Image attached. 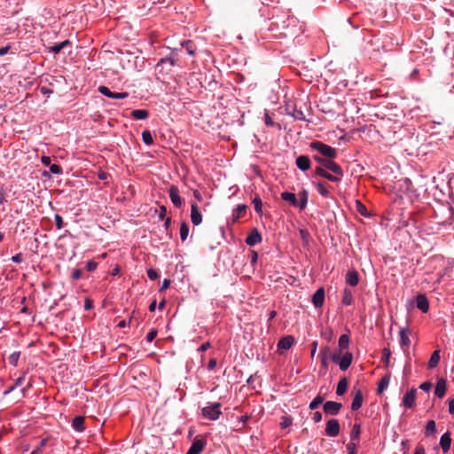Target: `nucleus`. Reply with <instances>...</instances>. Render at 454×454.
Returning a JSON list of instances; mask_svg holds the SVG:
<instances>
[{
	"mask_svg": "<svg viewBox=\"0 0 454 454\" xmlns=\"http://www.w3.org/2000/svg\"><path fill=\"white\" fill-rule=\"evenodd\" d=\"M313 159L318 162L325 169L331 170L333 174L343 176L344 173L340 165L333 161L332 159H325L320 156H314Z\"/></svg>",
	"mask_w": 454,
	"mask_h": 454,
	"instance_id": "obj_1",
	"label": "nucleus"
},
{
	"mask_svg": "<svg viewBox=\"0 0 454 454\" xmlns=\"http://www.w3.org/2000/svg\"><path fill=\"white\" fill-rule=\"evenodd\" d=\"M312 149L319 152L323 156H325L329 159H333L337 155L336 149L331 147L328 145H325L319 141H314L310 144Z\"/></svg>",
	"mask_w": 454,
	"mask_h": 454,
	"instance_id": "obj_2",
	"label": "nucleus"
},
{
	"mask_svg": "<svg viewBox=\"0 0 454 454\" xmlns=\"http://www.w3.org/2000/svg\"><path fill=\"white\" fill-rule=\"evenodd\" d=\"M332 361L338 364L341 371H346L351 364L353 355L350 352H346L341 357L340 353H334L331 356Z\"/></svg>",
	"mask_w": 454,
	"mask_h": 454,
	"instance_id": "obj_3",
	"label": "nucleus"
},
{
	"mask_svg": "<svg viewBox=\"0 0 454 454\" xmlns=\"http://www.w3.org/2000/svg\"><path fill=\"white\" fill-rule=\"evenodd\" d=\"M220 408L221 403H215L213 404L204 407L201 412L205 418L211 420H215L219 418L220 414L222 413Z\"/></svg>",
	"mask_w": 454,
	"mask_h": 454,
	"instance_id": "obj_4",
	"label": "nucleus"
},
{
	"mask_svg": "<svg viewBox=\"0 0 454 454\" xmlns=\"http://www.w3.org/2000/svg\"><path fill=\"white\" fill-rule=\"evenodd\" d=\"M340 426L337 419H331L326 422L325 434L329 437H335L340 434Z\"/></svg>",
	"mask_w": 454,
	"mask_h": 454,
	"instance_id": "obj_5",
	"label": "nucleus"
},
{
	"mask_svg": "<svg viewBox=\"0 0 454 454\" xmlns=\"http://www.w3.org/2000/svg\"><path fill=\"white\" fill-rule=\"evenodd\" d=\"M342 404L340 403L327 401L324 403L323 410L326 415L336 416L340 413Z\"/></svg>",
	"mask_w": 454,
	"mask_h": 454,
	"instance_id": "obj_6",
	"label": "nucleus"
},
{
	"mask_svg": "<svg viewBox=\"0 0 454 454\" xmlns=\"http://www.w3.org/2000/svg\"><path fill=\"white\" fill-rule=\"evenodd\" d=\"M98 91L101 94H103L110 98H114V99H123L129 96L128 92H113L106 86H99Z\"/></svg>",
	"mask_w": 454,
	"mask_h": 454,
	"instance_id": "obj_7",
	"label": "nucleus"
},
{
	"mask_svg": "<svg viewBox=\"0 0 454 454\" xmlns=\"http://www.w3.org/2000/svg\"><path fill=\"white\" fill-rule=\"evenodd\" d=\"M206 446V441L195 438L186 454H200Z\"/></svg>",
	"mask_w": 454,
	"mask_h": 454,
	"instance_id": "obj_8",
	"label": "nucleus"
},
{
	"mask_svg": "<svg viewBox=\"0 0 454 454\" xmlns=\"http://www.w3.org/2000/svg\"><path fill=\"white\" fill-rule=\"evenodd\" d=\"M416 389L415 388H411L410 389L409 391L406 392V394L404 395L403 398V404L406 407V408H412L415 404V401H416Z\"/></svg>",
	"mask_w": 454,
	"mask_h": 454,
	"instance_id": "obj_9",
	"label": "nucleus"
},
{
	"mask_svg": "<svg viewBox=\"0 0 454 454\" xmlns=\"http://www.w3.org/2000/svg\"><path fill=\"white\" fill-rule=\"evenodd\" d=\"M168 193L172 203L176 207H180L183 204V200L179 195V190L176 186L171 185L168 189Z\"/></svg>",
	"mask_w": 454,
	"mask_h": 454,
	"instance_id": "obj_10",
	"label": "nucleus"
},
{
	"mask_svg": "<svg viewBox=\"0 0 454 454\" xmlns=\"http://www.w3.org/2000/svg\"><path fill=\"white\" fill-rule=\"evenodd\" d=\"M191 220L194 225H199L202 222V215L196 203H192L191 206Z\"/></svg>",
	"mask_w": 454,
	"mask_h": 454,
	"instance_id": "obj_11",
	"label": "nucleus"
},
{
	"mask_svg": "<svg viewBox=\"0 0 454 454\" xmlns=\"http://www.w3.org/2000/svg\"><path fill=\"white\" fill-rule=\"evenodd\" d=\"M416 306L419 309H420L423 313L428 311L429 302L427 296L424 294H419L416 297Z\"/></svg>",
	"mask_w": 454,
	"mask_h": 454,
	"instance_id": "obj_12",
	"label": "nucleus"
},
{
	"mask_svg": "<svg viewBox=\"0 0 454 454\" xmlns=\"http://www.w3.org/2000/svg\"><path fill=\"white\" fill-rule=\"evenodd\" d=\"M325 301L324 288H318L312 296V302L316 308H321Z\"/></svg>",
	"mask_w": 454,
	"mask_h": 454,
	"instance_id": "obj_13",
	"label": "nucleus"
},
{
	"mask_svg": "<svg viewBox=\"0 0 454 454\" xmlns=\"http://www.w3.org/2000/svg\"><path fill=\"white\" fill-rule=\"evenodd\" d=\"M446 390H447L446 380H444L443 378L439 379L435 385L434 395L439 398H442L446 393Z\"/></svg>",
	"mask_w": 454,
	"mask_h": 454,
	"instance_id": "obj_14",
	"label": "nucleus"
},
{
	"mask_svg": "<svg viewBox=\"0 0 454 454\" xmlns=\"http://www.w3.org/2000/svg\"><path fill=\"white\" fill-rule=\"evenodd\" d=\"M262 241V236L257 231V229H254L247 237L246 243L248 246H254Z\"/></svg>",
	"mask_w": 454,
	"mask_h": 454,
	"instance_id": "obj_15",
	"label": "nucleus"
},
{
	"mask_svg": "<svg viewBox=\"0 0 454 454\" xmlns=\"http://www.w3.org/2000/svg\"><path fill=\"white\" fill-rule=\"evenodd\" d=\"M294 343V338L291 335L282 337L278 343V349H289Z\"/></svg>",
	"mask_w": 454,
	"mask_h": 454,
	"instance_id": "obj_16",
	"label": "nucleus"
},
{
	"mask_svg": "<svg viewBox=\"0 0 454 454\" xmlns=\"http://www.w3.org/2000/svg\"><path fill=\"white\" fill-rule=\"evenodd\" d=\"M450 445H451L450 433L446 432L445 434H443L442 435V437L440 439V446L442 449V451L444 453H446L450 450Z\"/></svg>",
	"mask_w": 454,
	"mask_h": 454,
	"instance_id": "obj_17",
	"label": "nucleus"
},
{
	"mask_svg": "<svg viewBox=\"0 0 454 454\" xmlns=\"http://www.w3.org/2000/svg\"><path fill=\"white\" fill-rule=\"evenodd\" d=\"M363 400H364V397H363L362 391L360 389L356 390L355 395L353 397L352 403H351L352 411H357L358 409H360L363 404Z\"/></svg>",
	"mask_w": 454,
	"mask_h": 454,
	"instance_id": "obj_18",
	"label": "nucleus"
},
{
	"mask_svg": "<svg viewBox=\"0 0 454 454\" xmlns=\"http://www.w3.org/2000/svg\"><path fill=\"white\" fill-rule=\"evenodd\" d=\"M296 166L302 171H306L310 168L309 158L306 155H301L296 159Z\"/></svg>",
	"mask_w": 454,
	"mask_h": 454,
	"instance_id": "obj_19",
	"label": "nucleus"
},
{
	"mask_svg": "<svg viewBox=\"0 0 454 454\" xmlns=\"http://www.w3.org/2000/svg\"><path fill=\"white\" fill-rule=\"evenodd\" d=\"M359 282V275L356 270H349L346 275V283L351 286H356Z\"/></svg>",
	"mask_w": 454,
	"mask_h": 454,
	"instance_id": "obj_20",
	"label": "nucleus"
},
{
	"mask_svg": "<svg viewBox=\"0 0 454 454\" xmlns=\"http://www.w3.org/2000/svg\"><path fill=\"white\" fill-rule=\"evenodd\" d=\"M72 427L77 432H82L84 430V417L76 416L72 421Z\"/></svg>",
	"mask_w": 454,
	"mask_h": 454,
	"instance_id": "obj_21",
	"label": "nucleus"
},
{
	"mask_svg": "<svg viewBox=\"0 0 454 454\" xmlns=\"http://www.w3.org/2000/svg\"><path fill=\"white\" fill-rule=\"evenodd\" d=\"M281 199L285 201L289 202L294 207H298V200L296 195L293 192H284L281 193Z\"/></svg>",
	"mask_w": 454,
	"mask_h": 454,
	"instance_id": "obj_22",
	"label": "nucleus"
},
{
	"mask_svg": "<svg viewBox=\"0 0 454 454\" xmlns=\"http://www.w3.org/2000/svg\"><path fill=\"white\" fill-rule=\"evenodd\" d=\"M247 206L245 204L239 205L232 213V221L235 223L237 222L240 217L244 215L247 210Z\"/></svg>",
	"mask_w": 454,
	"mask_h": 454,
	"instance_id": "obj_23",
	"label": "nucleus"
},
{
	"mask_svg": "<svg viewBox=\"0 0 454 454\" xmlns=\"http://www.w3.org/2000/svg\"><path fill=\"white\" fill-rule=\"evenodd\" d=\"M348 383L347 378H341L337 385L336 395L339 396L343 395L348 389Z\"/></svg>",
	"mask_w": 454,
	"mask_h": 454,
	"instance_id": "obj_24",
	"label": "nucleus"
},
{
	"mask_svg": "<svg viewBox=\"0 0 454 454\" xmlns=\"http://www.w3.org/2000/svg\"><path fill=\"white\" fill-rule=\"evenodd\" d=\"M440 350H435L433 352V354L431 355V357L428 361V364H427V367L429 369H433V368H435L439 362H440Z\"/></svg>",
	"mask_w": 454,
	"mask_h": 454,
	"instance_id": "obj_25",
	"label": "nucleus"
},
{
	"mask_svg": "<svg viewBox=\"0 0 454 454\" xmlns=\"http://www.w3.org/2000/svg\"><path fill=\"white\" fill-rule=\"evenodd\" d=\"M299 198H300V202H298V207H300V209H304L307 206V203H308V191L303 189L301 190L299 194H298Z\"/></svg>",
	"mask_w": 454,
	"mask_h": 454,
	"instance_id": "obj_26",
	"label": "nucleus"
},
{
	"mask_svg": "<svg viewBox=\"0 0 454 454\" xmlns=\"http://www.w3.org/2000/svg\"><path fill=\"white\" fill-rule=\"evenodd\" d=\"M360 434H361V427H360V424H354L353 425V427L351 429V432H350V439H351V442H358L359 441V438H360Z\"/></svg>",
	"mask_w": 454,
	"mask_h": 454,
	"instance_id": "obj_27",
	"label": "nucleus"
},
{
	"mask_svg": "<svg viewBox=\"0 0 454 454\" xmlns=\"http://www.w3.org/2000/svg\"><path fill=\"white\" fill-rule=\"evenodd\" d=\"M264 122L269 127H274L278 130H280L282 129H286V127H283L280 122L274 121L270 115H264Z\"/></svg>",
	"mask_w": 454,
	"mask_h": 454,
	"instance_id": "obj_28",
	"label": "nucleus"
},
{
	"mask_svg": "<svg viewBox=\"0 0 454 454\" xmlns=\"http://www.w3.org/2000/svg\"><path fill=\"white\" fill-rule=\"evenodd\" d=\"M400 343L403 347H409L411 340L408 335V331L405 328L401 329L400 333Z\"/></svg>",
	"mask_w": 454,
	"mask_h": 454,
	"instance_id": "obj_29",
	"label": "nucleus"
},
{
	"mask_svg": "<svg viewBox=\"0 0 454 454\" xmlns=\"http://www.w3.org/2000/svg\"><path fill=\"white\" fill-rule=\"evenodd\" d=\"M390 380V374H386L382 379L380 380L377 392L379 395H380L388 386Z\"/></svg>",
	"mask_w": 454,
	"mask_h": 454,
	"instance_id": "obj_30",
	"label": "nucleus"
},
{
	"mask_svg": "<svg viewBox=\"0 0 454 454\" xmlns=\"http://www.w3.org/2000/svg\"><path fill=\"white\" fill-rule=\"evenodd\" d=\"M353 301V294L352 291L348 288H345L343 291V296L341 302L344 305H350Z\"/></svg>",
	"mask_w": 454,
	"mask_h": 454,
	"instance_id": "obj_31",
	"label": "nucleus"
},
{
	"mask_svg": "<svg viewBox=\"0 0 454 454\" xmlns=\"http://www.w3.org/2000/svg\"><path fill=\"white\" fill-rule=\"evenodd\" d=\"M70 42L66 40L59 43H55L50 48V51L55 54L59 53L66 46L69 45Z\"/></svg>",
	"mask_w": 454,
	"mask_h": 454,
	"instance_id": "obj_32",
	"label": "nucleus"
},
{
	"mask_svg": "<svg viewBox=\"0 0 454 454\" xmlns=\"http://www.w3.org/2000/svg\"><path fill=\"white\" fill-rule=\"evenodd\" d=\"M181 45H182V47H184L186 50V51L189 55H193L196 51V47L191 41H184L181 43Z\"/></svg>",
	"mask_w": 454,
	"mask_h": 454,
	"instance_id": "obj_33",
	"label": "nucleus"
},
{
	"mask_svg": "<svg viewBox=\"0 0 454 454\" xmlns=\"http://www.w3.org/2000/svg\"><path fill=\"white\" fill-rule=\"evenodd\" d=\"M325 401V398L324 396L318 395L317 396H316L309 403V408L310 410H315L317 409L321 403H323Z\"/></svg>",
	"mask_w": 454,
	"mask_h": 454,
	"instance_id": "obj_34",
	"label": "nucleus"
},
{
	"mask_svg": "<svg viewBox=\"0 0 454 454\" xmlns=\"http://www.w3.org/2000/svg\"><path fill=\"white\" fill-rule=\"evenodd\" d=\"M189 234V226L186 222H183L180 226V238L182 241H184Z\"/></svg>",
	"mask_w": 454,
	"mask_h": 454,
	"instance_id": "obj_35",
	"label": "nucleus"
},
{
	"mask_svg": "<svg viewBox=\"0 0 454 454\" xmlns=\"http://www.w3.org/2000/svg\"><path fill=\"white\" fill-rule=\"evenodd\" d=\"M349 344V338L347 334L340 335L339 339V347L340 350L348 348Z\"/></svg>",
	"mask_w": 454,
	"mask_h": 454,
	"instance_id": "obj_36",
	"label": "nucleus"
},
{
	"mask_svg": "<svg viewBox=\"0 0 454 454\" xmlns=\"http://www.w3.org/2000/svg\"><path fill=\"white\" fill-rule=\"evenodd\" d=\"M356 209L362 215H369L366 207L359 200H356Z\"/></svg>",
	"mask_w": 454,
	"mask_h": 454,
	"instance_id": "obj_37",
	"label": "nucleus"
},
{
	"mask_svg": "<svg viewBox=\"0 0 454 454\" xmlns=\"http://www.w3.org/2000/svg\"><path fill=\"white\" fill-rule=\"evenodd\" d=\"M168 64L170 67L176 65V60L172 57L162 58L157 64V67H163V65Z\"/></svg>",
	"mask_w": 454,
	"mask_h": 454,
	"instance_id": "obj_38",
	"label": "nucleus"
},
{
	"mask_svg": "<svg viewBox=\"0 0 454 454\" xmlns=\"http://www.w3.org/2000/svg\"><path fill=\"white\" fill-rule=\"evenodd\" d=\"M142 140L145 144L146 145H152L153 140V137H152V134L149 130H144L142 132Z\"/></svg>",
	"mask_w": 454,
	"mask_h": 454,
	"instance_id": "obj_39",
	"label": "nucleus"
},
{
	"mask_svg": "<svg viewBox=\"0 0 454 454\" xmlns=\"http://www.w3.org/2000/svg\"><path fill=\"white\" fill-rule=\"evenodd\" d=\"M436 432V425H435V422L434 420H429L427 423V427H426V434H435Z\"/></svg>",
	"mask_w": 454,
	"mask_h": 454,
	"instance_id": "obj_40",
	"label": "nucleus"
},
{
	"mask_svg": "<svg viewBox=\"0 0 454 454\" xmlns=\"http://www.w3.org/2000/svg\"><path fill=\"white\" fill-rule=\"evenodd\" d=\"M253 204H254L255 211L257 213L261 214L262 213V200L260 199L259 196H255L254 198Z\"/></svg>",
	"mask_w": 454,
	"mask_h": 454,
	"instance_id": "obj_41",
	"label": "nucleus"
},
{
	"mask_svg": "<svg viewBox=\"0 0 454 454\" xmlns=\"http://www.w3.org/2000/svg\"><path fill=\"white\" fill-rule=\"evenodd\" d=\"M20 352H13L12 354H11L8 357L9 363L12 365L16 366L20 358Z\"/></svg>",
	"mask_w": 454,
	"mask_h": 454,
	"instance_id": "obj_42",
	"label": "nucleus"
},
{
	"mask_svg": "<svg viewBox=\"0 0 454 454\" xmlns=\"http://www.w3.org/2000/svg\"><path fill=\"white\" fill-rule=\"evenodd\" d=\"M293 423V419L290 417L284 416L281 418L280 427L281 428H286L291 426Z\"/></svg>",
	"mask_w": 454,
	"mask_h": 454,
	"instance_id": "obj_43",
	"label": "nucleus"
},
{
	"mask_svg": "<svg viewBox=\"0 0 454 454\" xmlns=\"http://www.w3.org/2000/svg\"><path fill=\"white\" fill-rule=\"evenodd\" d=\"M317 192L323 196V197H328L329 196V191L328 189L321 183H318L317 184Z\"/></svg>",
	"mask_w": 454,
	"mask_h": 454,
	"instance_id": "obj_44",
	"label": "nucleus"
},
{
	"mask_svg": "<svg viewBox=\"0 0 454 454\" xmlns=\"http://www.w3.org/2000/svg\"><path fill=\"white\" fill-rule=\"evenodd\" d=\"M391 356V351L389 348H385L382 349V361L386 364V365L389 363V358Z\"/></svg>",
	"mask_w": 454,
	"mask_h": 454,
	"instance_id": "obj_45",
	"label": "nucleus"
},
{
	"mask_svg": "<svg viewBox=\"0 0 454 454\" xmlns=\"http://www.w3.org/2000/svg\"><path fill=\"white\" fill-rule=\"evenodd\" d=\"M47 438L41 440L39 446L35 448L30 454H41L42 449L47 444Z\"/></svg>",
	"mask_w": 454,
	"mask_h": 454,
	"instance_id": "obj_46",
	"label": "nucleus"
},
{
	"mask_svg": "<svg viewBox=\"0 0 454 454\" xmlns=\"http://www.w3.org/2000/svg\"><path fill=\"white\" fill-rule=\"evenodd\" d=\"M347 449H348V454H356L357 453V442H350L347 445Z\"/></svg>",
	"mask_w": 454,
	"mask_h": 454,
	"instance_id": "obj_47",
	"label": "nucleus"
},
{
	"mask_svg": "<svg viewBox=\"0 0 454 454\" xmlns=\"http://www.w3.org/2000/svg\"><path fill=\"white\" fill-rule=\"evenodd\" d=\"M327 170L325 169L322 166H318L315 168V174L323 177H326Z\"/></svg>",
	"mask_w": 454,
	"mask_h": 454,
	"instance_id": "obj_48",
	"label": "nucleus"
},
{
	"mask_svg": "<svg viewBox=\"0 0 454 454\" xmlns=\"http://www.w3.org/2000/svg\"><path fill=\"white\" fill-rule=\"evenodd\" d=\"M147 276L151 280H155L159 278L158 272L153 269L147 270Z\"/></svg>",
	"mask_w": 454,
	"mask_h": 454,
	"instance_id": "obj_49",
	"label": "nucleus"
},
{
	"mask_svg": "<svg viewBox=\"0 0 454 454\" xmlns=\"http://www.w3.org/2000/svg\"><path fill=\"white\" fill-rule=\"evenodd\" d=\"M50 170L53 174H61L62 173L61 167L59 165H57V164H51L50 165Z\"/></svg>",
	"mask_w": 454,
	"mask_h": 454,
	"instance_id": "obj_50",
	"label": "nucleus"
},
{
	"mask_svg": "<svg viewBox=\"0 0 454 454\" xmlns=\"http://www.w3.org/2000/svg\"><path fill=\"white\" fill-rule=\"evenodd\" d=\"M54 218H55V223H56L57 229L58 230L62 229L63 225H64L62 217L59 215L57 214V215H55Z\"/></svg>",
	"mask_w": 454,
	"mask_h": 454,
	"instance_id": "obj_51",
	"label": "nucleus"
},
{
	"mask_svg": "<svg viewBox=\"0 0 454 454\" xmlns=\"http://www.w3.org/2000/svg\"><path fill=\"white\" fill-rule=\"evenodd\" d=\"M341 177L342 176H340L336 174L333 175L328 172L325 178L332 182H340Z\"/></svg>",
	"mask_w": 454,
	"mask_h": 454,
	"instance_id": "obj_52",
	"label": "nucleus"
},
{
	"mask_svg": "<svg viewBox=\"0 0 454 454\" xmlns=\"http://www.w3.org/2000/svg\"><path fill=\"white\" fill-rule=\"evenodd\" d=\"M98 267V262H96L95 261H89L87 262V265H86V269L88 271H93L97 269Z\"/></svg>",
	"mask_w": 454,
	"mask_h": 454,
	"instance_id": "obj_53",
	"label": "nucleus"
},
{
	"mask_svg": "<svg viewBox=\"0 0 454 454\" xmlns=\"http://www.w3.org/2000/svg\"><path fill=\"white\" fill-rule=\"evenodd\" d=\"M157 336V330L156 329H152L146 335V340L147 341L151 342L153 341L155 337Z\"/></svg>",
	"mask_w": 454,
	"mask_h": 454,
	"instance_id": "obj_54",
	"label": "nucleus"
},
{
	"mask_svg": "<svg viewBox=\"0 0 454 454\" xmlns=\"http://www.w3.org/2000/svg\"><path fill=\"white\" fill-rule=\"evenodd\" d=\"M82 276V271L80 269H75L72 273V278L73 279H80Z\"/></svg>",
	"mask_w": 454,
	"mask_h": 454,
	"instance_id": "obj_55",
	"label": "nucleus"
},
{
	"mask_svg": "<svg viewBox=\"0 0 454 454\" xmlns=\"http://www.w3.org/2000/svg\"><path fill=\"white\" fill-rule=\"evenodd\" d=\"M432 387V383L429 382V381H425L423 383L420 384L419 386V388L424 390V391H429Z\"/></svg>",
	"mask_w": 454,
	"mask_h": 454,
	"instance_id": "obj_56",
	"label": "nucleus"
},
{
	"mask_svg": "<svg viewBox=\"0 0 454 454\" xmlns=\"http://www.w3.org/2000/svg\"><path fill=\"white\" fill-rule=\"evenodd\" d=\"M170 286V280L169 279H167L165 278L163 281H162V285L160 288V292H162L164 290H166L167 288H168Z\"/></svg>",
	"mask_w": 454,
	"mask_h": 454,
	"instance_id": "obj_57",
	"label": "nucleus"
},
{
	"mask_svg": "<svg viewBox=\"0 0 454 454\" xmlns=\"http://www.w3.org/2000/svg\"><path fill=\"white\" fill-rule=\"evenodd\" d=\"M93 308V302L90 299L87 298L84 302L85 310H90Z\"/></svg>",
	"mask_w": 454,
	"mask_h": 454,
	"instance_id": "obj_58",
	"label": "nucleus"
},
{
	"mask_svg": "<svg viewBox=\"0 0 454 454\" xmlns=\"http://www.w3.org/2000/svg\"><path fill=\"white\" fill-rule=\"evenodd\" d=\"M22 258H23L22 254H21V253H19V254H17L13 255V256L12 257V261L13 262L20 263V262L22 261Z\"/></svg>",
	"mask_w": 454,
	"mask_h": 454,
	"instance_id": "obj_59",
	"label": "nucleus"
},
{
	"mask_svg": "<svg viewBox=\"0 0 454 454\" xmlns=\"http://www.w3.org/2000/svg\"><path fill=\"white\" fill-rule=\"evenodd\" d=\"M313 420L316 423L320 422L322 420V414H321L320 411L314 412V414H313Z\"/></svg>",
	"mask_w": 454,
	"mask_h": 454,
	"instance_id": "obj_60",
	"label": "nucleus"
},
{
	"mask_svg": "<svg viewBox=\"0 0 454 454\" xmlns=\"http://www.w3.org/2000/svg\"><path fill=\"white\" fill-rule=\"evenodd\" d=\"M211 346L210 342H205L203 343L199 348H198V351L200 352H204L206 351L207 348H209Z\"/></svg>",
	"mask_w": 454,
	"mask_h": 454,
	"instance_id": "obj_61",
	"label": "nucleus"
},
{
	"mask_svg": "<svg viewBox=\"0 0 454 454\" xmlns=\"http://www.w3.org/2000/svg\"><path fill=\"white\" fill-rule=\"evenodd\" d=\"M166 214H167V208L164 206L160 207V213H159V218L161 220L164 219L166 216Z\"/></svg>",
	"mask_w": 454,
	"mask_h": 454,
	"instance_id": "obj_62",
	"label": "nucleus"
},
{
	"mask_svg": "<svg viewBox=\"0 0 454 454\" xmlns=\"http://www.w3.org/2000/svg\"><path fill=\"white\" fill-rule=\"evenodd\" d=\"M449 412L454 414V398L449 400Z\"/></svg>",
	"mask_w": 454,
	"mask_h": 454,
	"instance_id": "obj_63",
	"label": "nucleus"
},
{
	"mask_svg": "<svg viewBox=\"0 0 454 454\" xmlns=\"http://www.w3.org/2000/svg\"><path fill=\"white\" fill-rule=\"evenodd\" d=\"M413 454H426L425 449L423 446H418L415 449V451Z\"/></svg>",
	"mask_w": 454,
	"mask_h": 454,
	"instance_id": "obj_64",
	"label": "nucleus"
}]
</instances>
